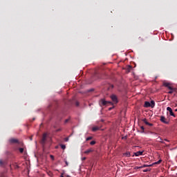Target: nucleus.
<instances>
[{
	"label": "nucleus",
	"mask_w": 177,
	"mask_h": 177,
	"mask_svg": "<svg viewBox=\"0 0 177 177\" xmlns=\"http://www.w3.org/2000/svg\"><path fill=\"white\" fill-rule=\"evenodd\" d=\"M112 110V108H109V111Z\"/></svg>",
	"instance_id": "obj_37"
},
{
	"label": "nucleus",
	"mask_w": 177,
	"mask_h": 177,
	"mask_svg": "<svg viewBox=\"0 0 177 177\" xmlns=\"http://www.w3.org/2000/svg\"><path fill=\"white\" fill-rule=\"evenodd\" d=\"M0 177H6V173L5 172L1 173V175H0Z\"/></svg>",
	"instance_id": "obj_21"
},
{
	"label": "nucleus",
	"mask_w": 177,
	"mask_h": 177,
	"mask_svg": "<svg viewBox=\"0 0 177 177\" xmlns=\"http://www.w3.org/2000/svg\"><path fill=\"white\" fill-rule=\"evenodd\" d=\"M129 68H132V67H131V66H129Z\"/></svg>",
	"instance_id": "obj_38"
},
{
	"label": "nucleus",
	"mask_w": 177,
	"mask_h": 177,
	"mask_svg": "<svg viewBox=\"0 0 177 177\" xmlns=\"http://www.w3.org/2000/svg\"><path fill=\"white\" fill-rule=\"evenodd\" d=\"M111 99L114 104L118 103V100L117 95H111Z\"/></svg>",
	"instance_id": "obj_5"
},
{
	"label": "nucleus",
	"mask_w": 177,
	"mask_h": 177,
	"mask_svg": "<svg viewBox=\"0 0 177 177\" xmlns=\"http://www.w3.org/2000/svg\"><path fill=\"white\" fill-rule=\"evenodd\" d=\"M167 111L169 112V115L174 118H175V113L172 111V109L169 106L167 108Z\"/></svg>",
	"instance_id": "obj_7"
},
{
	"label": "nucleus",
	"mask_w": 177,
	"mask_h": 177,
	"mask_svg": "<svg viewBox=\"0 0 177 177\" xmlns=\"http://www.w3.org/2000/svg\"><path fill=\"white\" fill-rule=\"evenodd\" d=\"M142 122H143L146 125H147V126L153 127V124H152V123H149V122L147 121V118L143 119V120H142Z\"/></svg>",
	"instance_id": "obj_9"
},
{
	"label": "nucleus",
	"mask_w": 177,
	"mask_h": 177,
	"mask_svg": "<svg viewBox=\"0 0 177 177\" xmlns=\"http://www.w3.org/2000/svg\"><path fill=\"white\" fill-rule=\"evenodd\" d=\"M50 158H51L52 160H54V156L50 155Z\"/></svg>",
	"instance_id": "obj_29"
},
{
	"label": "nucleus",
	"mask_w": 177,
	"mask_h": 177,
	"mask_svg": "<svg viewBox=\"0 0 177 177\" xmlns=\"http://www.w3.org/2000/svg\"><path fill=\"white\" fill-rule=\"evenodd\" d=\"M65 164L66 166H68V162L67 161H65Z\"/></svg>",
	"instance_id": "obj_31"
},
{
	"label": "nucleus",
	"mask_w": 177,
	"mask_h": 177,
	"mask_svg": "<svg viewBox=\"0 0 177 177\" xmlns=\"http://www.w3.org/2000/svg\"><path fill=\"white\" fill-rule=\"evenodd\" d=\"M140 129L142 131V133H145V127L144 126H141Z\"/></svg>",
	"instance_id": "obj_22"
},
{
	"label": "nucleus",
	"mask_w": 177,
	"mask_h": 177,
	"mask_svg": "<svg viewBox=\"0 0 177 177\" xmlns=\"http://www.w3.org/2000/svg\"><path fill=\"white\" fill-rule=\"evenodd\" d=\"M19 152H20L21 153H23L24 151V148H19Z\"/></svg>",
	"instance_id": "obj_20"
},
{
	"label": "nucleus",
	"mask_w": 177,
	"mask_h": 177,
	"mask_svg": "<svg viewBox=\"0 0 177 177\" xmlns=\"http://www.w3.org/2000/svg\"><path fill=\"white\" fill-rule=\"evenodd\" d=\"M61 177H64V176H61Z\"/></svg>",
	"instance_id": "obj_39"
},
{
	"label": "nucleus",
	"mask_w": 177,
	"mask_h": 177,
	"mask_svg": "<svg viewBox=\"0 0 177 177\" xmlns=\"http://www.w3.org/2000/svg\"><path fill=\"white\" fill-rule=\"evenodd\" d=\"M153 167V165H143L142 166H140V168H146V167Z\"/></svg>",
	"instance_id": "obj_14"
},
{
	"label": "nucleus",
	"mask_w": 177,
	"mask_h": 177,
	"mask_svg": "<svg viewBox=\"0 0 177 177\" xmlns=\"http://www.w3.org/2000/svg\"><path fill=\"white\" fill-rule=\"evenodd\" d=\"M47 136L48 134L46 133H43L42 138L41 140V144L42 145H44L46 144V142L47 140Z\"/></svg>",
	"instance_id": "obj_4"
},
{
	"label": "nucleus",
	"mask_w": 177,
	"mask_h": 177,
	"mask_svg": "<svg viewBox=\"0 0 177 177\" xmlns=\"http://www.w3.org/2000/svg\"><path fill=\"white\" fill-rule=\"evenodd\" d=\"M160 121L164 124H169V122L167 121V119L165 116L160 117Z\"/></svg>",
	"instance_id": "obj_8"
},
{
	"label": "nucleus",
	"mask_w": 177,
	"mask_h": 177,
	"mask_svg": "<svg viewBox=\"0 0 177 177\" xmlns=\"http://www.w3.org/2000/svg\"><path fill=\"white\" fill-rule=\"evenodd\" d=\"M61 131H62V129H58L56 130V132H59Z\"/></svg>",
	"instance_id": "obj_28"
},
{
	"label": "nucleus",
	"mask_w": 177,
	"mask_h": 177,
	"mask_svg": "<svg viewBox=\"0 0 177 177\" xmlns=\"http://www.w3.org/2000/svg\"><path fill=\"white\" fill-rule=\"evenodd\" d=\"M162 162V160H159L158 161L155 162V165H160Z\"/></svg>",
	"instance_id": "obj_19"
},
{
	"label": "nucleus",
	"mask_w": 177,
	"mask_h": 177,
	"mask_svg": "<svg viewBox=\"0 0 177 177\" xmlns=\"http://www.w3.org/2000/svg\"><path fill=\"white\" fill-rule=\"evenodd\" d=\"M92 152H93V149L92 148H90V149L86 150L84 151V153L85 154H88V153H92Z\"/></svg>",
	"instance_id": "obj_11"
},
{
	"label": "nucleus",
	"mask_w": 177,
	"mask_h": 177,
	"mask_svg": "<svg viewBox=\"0 0 177 177\" xmlns=\"http://www.w3.org/2000/svg\"><path fill=\"white\" fill-rule=\"evenodd\" d=\"M153 135H155V136H156V135H157V133H153Z\"/></svg>",
	"instance_id": "obj_35"
},
{
	"label": "nucleus",
	"mask_w": 177,
	"mask_h": 177,
	"mask_svg": "<svg viewBox=\"0 0 177 177\" xmlns=\"http://www.w3.org/2000/svg\"><path fill=\"white\" fill-rule=\"evenodd\" d=\"M64 141L65 142H68L69 141V137L65 138Z\"/></svg>",
	"instance_id": "obj_24"
},
{
	"label": "nucleus",
	"mask_w": 177,
	"mask_h": 177,
	"mask_svg": "<svg viewBox=\"0 0 177 177\" xmlns=\"http://www.w3.org/2000/svg\"><path fill=\"white\" fill-rule=\"evenodd\" d=\"M68 122H69V119H66V120H65L64 123L66 124V123H68Z\"/></svg>",
	"instance_id": "obj_25"
},
{
	"label": "nucleus",
	"mask_w": 177,
	"mask_h": 177,
	"mask_svg": "<svg viewBox=\"0 0 177 177\" xmlns=\"http://www.w3.org/2000/svg\"><path fill=\"white\" fill-rule=\"evenodd\" d=\"M123 156H124L126 158H130L131 156V152L126 151L125 153H123Z\"/></svg>",
	"instance_id": "obj_10"
},
{
	"label": "nucleus",
	"mask_w": 177,
	"mask_h": 177,
	"mask_svg": "<svg viewBox=\"0 0 177 177\" xmlns=\"http://www.w3.org/2000/svg\"><path fill=\"white\" fill-rule=\"evenodd\" d=\"M35 118H32V121H35Z\"/></svg>",
	"instance_id": "obj_36"
},
{
	"label": "nucleus",
	"mask_w": 177,
	"mask_h": 177,
	"mask_svg": "<svg viewBox=\"0 0 177 177\" xmlns=\"http://www.w3.org/2000/svg\"><path fill=\"white\" fill-rule=\"evenodd\" d=\"M99 130H100V128L98 127H94L92 128V131L93 132H96V131H97Z\"/></svg>",
	"instance_id": "obj_15"
},
{
	"label": "nucleus",
	"mask_w": 177,
	"mask_h": 177,
	"mask_svg": "<svg viewBox=\"0 0 177 177\" xmlns=\"http://www.w3.org/2000/svg\"><path fill=\"white\" fill-rule=\"evenodd\" d=\"M155 106H156V102L154 100H151V102L148 101L145 102V104H144L145 108L151 107V109H153Z\"/></svg>",
	"instance_id": "obj_2"
},
{
	"label": "nucleus",
	"mask_w": 177,
	"mask_h": 177,
	"mask_svg": "<svg viewBox=\"0 0 177 177\" xmlns=\"http://www.w3.org/2000/svg\"><path fill=\"white\" fill-rule=\"evenodd\" d=\"M86 160V157H83L82 158V161H84V160Z\"/></svg>",
	"instance_id": "obj_26"
},
{
	"label": "nucleus",
	"mask_w": 177,
	"mask_h": 177,
	"mask_svg": "<svg viewBox=\"0 0 177 177\" xmlns=\"http://www.w3.org/2000/svg\"><path fill=\"white\" fill-rule=\"evenodd\" d=\"M5 166V162H3L2 160H0V167H4Z\"/></svg>",
	"instance_id": "obj_16"
},
{
	"label": "nucleus",
	"mask_w": 177,
	"mask_h": 177,
	"mask_svg": "<svg viewBox=\"0 0 177 177\" xmlns=\"http://www.w3.org/2000/svg\"><path fill=\"white\" fill-rule=\"evenodd\" d=\"M91 140H93V137L89 136V137L86 138V141H90Z\"/></svg>",
	"instance_id": "obj_18"
},
{
	"label": "nucleus",
	"mask_w": 177,
	"mask_h": 177,
	"mask_svg": "<svg viewBox=\"0 0 177 177\" xmlns=\"http://www.w3.org/2000/svg\"><path fill=\"white\" fill-rule=\"evenodd\" d=\"M142 169V167H135V169Z\"/></svg>",
	"instance_id": "obj_27"
},
{
	"label": "nucleus",
	"mask_w": 177,
	"mask_h": 177,
	"mask_svg": "<svg viewBox=\"0 0 177 177\" xmlns=\"http://www.w3.org/2000/svg\"><path fill=\"white\" fill-rule=\"evenodd\" d=\"M96 144V142L95 140H93L90 142L91 145H95Z\"/></svg>",
	"instance_id": "obj_23"
},
{
	"label": "nucleus",
	"mask_w": 177,
	"mask_h": 177,
	"mask_svg": "<svg viewBox=\"0 0 177 177\" xmlns=\"http://www.w3.org/2000/svg\"><path fill=\"white\" fill-rule=\"evenodd\" d=\"M165 141L169 142V140L167 139H165Z\"/></svg>",
	"instance_id": "obj_32"
},
{
	"label": "nucleus",
	"mask_w": 177,
	"mask_h": 177,
	"mask_svg": "<svg viewBox=\"0 0 177 177\" xmlns=\"http://www.w3.org/2000/svg\"><path fill=\"white\" fill-rule=\"evenodd\" d=\"M10 143H18L19 141L17 139L12 138L10 140Z\"/></svg>",
	"instance_id": "obj_13"
},
{
	"label": "nucleus",
	"mask_w": 177,
	"mask_h": 177,
	"mask_svg": "<svg viewBox=\"0 0 177 177\" xmlns=\"http://www.w3.org/2000/svg\"><path fill=\"white\" fill-rule=\"evenodd\" d=\"M99 104H100V106H106L108 104H111V102L106 101L105 100L102 99V100H100Z\"/></svg>",
	"instance_id": "obj_3"
},
{
	"label": "nucleus",
	"mask_w": 177,
	"mask_h": 177,
	"mask_svg": "<svg viewBox=\"0 0 177 177\" xmlns=\"http://www.w3.org/2000/svg\"><path fill=\"white\" fill-rule=\"evenodd\" d=\"M76 106H80V103L77 102H76Z\"/></svg>",
	"instance_id": "obj_30"
},
{
	"label": "nucleus",
	"mask_w": 177,
	"mask_h": 177,
	"mask_svg": "<svg viewBox=\"0 0 177 177\" xmlns=\"http://www.w3.org/2000/svg\"><path fill=\"white\" fill-rule=\"evenodd\" d=\"M157 142H160L162 144H165V142L163 140V139L160 137V136H158V138H157Z\"/></svg>",
	"instance_id": "obj_12"
},
{
	"label": "nucleus",
	"mask_w": 177,
	"mask_h": 177,
	"mask_svg": "<svg viewBox=\"0 0 177 177\" xmlns=\"http://www.w3.org/2000/svg\"><path fill=\"white\" fill-rule=\"evenodd\" d=\"M143 153H144V151H140L134 152L132 157H134V156L138 157V156H142Z\"/></svg>",
	"instance_id": "obj_6"
},
{
	"label": "nucleus",
	"mask_w": 177,
	"mask_h": 177,
	"mask_svg": "<svg viewBox=\"0 0 177 177\" xmlns=\"http://www.w3.org/2000/svg\"><path fill=\"white\" fill-rule=\"evenodd\" d=\"M60 147L62 149L65 150L66 149V145H60Z\"/></svg>",
	"instance_id": "obj_17"
},
{
	"label": "nucleus",
	"mask_w": 177,
	"mask_h": 177,
	"mask_svg": "<svg viewBox=\"0 0 177 177\" xmlns=\"http://www.w3.org/2000/svg\"><path fill=\"white\" fill-rule=\"evenodd\" d=\"M148 171V169H145L144 170V172H147Z\"/></svg>",
	"instance_id": "obj_33"
},
{
	"label": "nucleus",
	"mask_w": 177,
	"mask_h": 177,
	"mask_svg": "<svg viewBox=\"0 0 177 177\" xmlns=\"http://www.w3.org/2000/svg\"><path fill=\"white\" fill-rule=\"evenodd\" d=\"M163 86L169 90V91L168 92V94L172 95L174 93H176L177 88L171 86V84L169 83H167V82L164 83Z\"/></svg>",
	"instance_id": "obj_1"
},
{
	"label": "nucleus",
	"mask_w": 177,
	"mask_h": 177,
	"mask_svg": "<svg viewBox=\"0 0 177 177\" xmlns=\"http://www.w3.org/2000/svg\"><path fill=\"white\" fill-rule=\"evenodd\" d=\"M111 88H113L114 86L113 85H111Z\"/></svg>",
	"instance_id": "obj_34"
}]
</instances>
